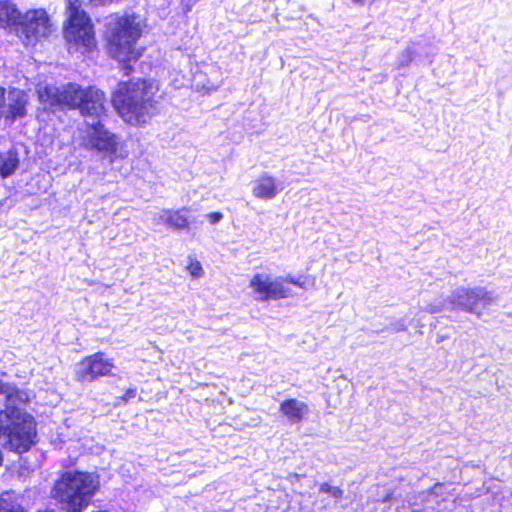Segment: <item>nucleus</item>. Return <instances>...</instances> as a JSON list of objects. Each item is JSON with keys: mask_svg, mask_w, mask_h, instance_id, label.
Masks as SVG:
<instances>
[{"mask_svg": "<svg viewBox=\"0 0 512 512\" xmlns=\"http://www.w3.org/2000/svg\"><path fill=\"white\" fill-rule=\"evenodd\" d=\"M39 101L44 108L79 109L84 117L85 129L82 136V146L95 151L104 157L116 154L119 139L104 126L106 109L104 93L96 87L82 88L76 83H67L61 87L39 86L37 88Z\"/></svg>", "mask_w": 512, "mask_h": 512, "instance_id": "obj_1", "label": "nucleus"}, {"mask_svg": "<svg viewBox=\"0 0 512 512\" xmlns=\"http://www.w3.org/2000/svg\"><path fill=\"white\" fill-rule=\"evenodd\" d=\"M5 408L0 411V444L3 448L22 454L36 443V423L24 411L30 393L19 388H7Z\"/></svg>", "mask_w": 512, "mask_h": 512, "instance_id": "obj_2", "label": "nucleus"}, {"mask_svg": "<svg viewBox=\"0 0 512 512\" xmlns=\"http://www.w3.org/2000/svg\"><path fill=\"white\" fill-rule=\"evenodd\" d=\"M156 90L147 80L122 82L113 94L112 103L125 122L139 125L156 112Z\"/></svg>", "mask_w": 512, "mask_h": 512, "instance_id": "obj_3", "label": "nucleus"}, {"mask_svg": "<svg viewBox=\"0 0 512 512\" xmlns=\"http://www.w3.org/2000/svg\"><path fill=\"white\" fill-rule=\"evenodd\" d=\"M98 475L81 471H67L56 481L53 498L69 512H81L99 489Z\"/></svg>", "mask_w": 512, "mask_h": 512, "instance_id": "obj_4", "label": "nucleus"}, {"mask_svg": "<svg viewBox=\"0 0 512 512\" xmlns=\"http://www.w3.org/2000/svg\"><path fill=\"white\" fill-rule=\"evenodd\" d=\"M494 301L493 293L484 287H475L473 289L460 287L449 297L446 308L452 310L459 309L479 316L482 310L492 305Z\"/></svg>", "mask_w": 512, "mask_h": 512, "instance_id": "obj_5", "label": "nucleus"}, {"mask_svg": "<svg viewBox=\"0 0 512 512\" xmlns=\"http://www.w3.org/2000/svg\"><path fill=\"white\" fill-rule=\"evenodd\" d=\"M139 36L141 34H110L107 39L109 55L123 64L125 74H129V64L136 62L142 54V48L137 46Z\"/></svg>", "mask_w": 512, "mask_h": 512, "instance_id": "obj_6", "label": "nucleus"}, {"mask_svg": "<svg viewBox=\"0 0 512 512\" xmlns=\"http://www.w3.org/2000/svg\"><path fill=\"white\" fill-rule=\"evenodd\" d=\"M255 298L260 301L278 300L292 296L291 289L284 285V277L272 278L268 274L257 273L250 280Z\"/></svg>", "mask_w": 512, "mask_h": 512, "instance_id": "obj_7", "label": "nucleus"}, {"mask_svg": "<svg viewBox=\"0 0 512 512\" xmlns=\"http://www.w3.org/2000/svg\"><path fill=\"white\" fill-rule=\"evenodd\" d=\"M114 364L101 352L85 357L75 367V377L80 382H92L111 373Z\"/></svg>", "mask_w": 512, "mask_h": 512, "instance_id": "obj_8", "label": "nucleus"}, {"mask_svg": "<svg viewBox=\"0 0 512 512\" xmlns=\"http://www.w3.org/2000/svg\"><path fill=\"white\" fill-rule=\"evenodd\" d=\"M419 498L424 510L444 512L454 508L455 494L450 485L437 483L431 489L421 492Z\"/></svg>", "mask_w": 512, "mask_h": 512, "instance_id": "obj_9", "label": "nucleus"}, {"mask_svg": "<svg viewBox=\"0 0 512 512\" xmlns=\"http://www.w3.org/2000/svg\"><path fill=\"white\" fill-rule=\"evenodd\" d=\"M68 17L62 32H94L87 12L80 7L79 0H67Z\"/></svg>", "mask_w": 512, "mask_h": 512, "instance_id": "obj_10", "label": "nucleus"}, {"mask_svg": "<svg viewBox=\"0 0 512 512\" xmlns=\"http://www.w3.org/2000/svg\"><path fill=\"white\" fill-rule=\"evenodd\" d=\"M143 18L136 13L111 14L104 19L105 32H143Z\"/></svg>", "mask_w": 512, "mask_h": 512, "instance_id": "obj_11", "label": "nucleus"}, {"mask_svg": "<svg viewBox=\"0 0 512 512\" xmlns=\"http://www.w3.org/2000/svg\"><path fill=\"white\" fill-rule=\"evenodd\" d=\"M18 27H21L22 32H47L51 27V20L46 10L31 9L24 14L20 12Z\"/></svg>", "mask_w": 512, "mask_h": 512, "instance_id": "obj_12", "label": "nucleus"}, {"mask_svg": "<svg viewBox=\"0 0 512 512\" xmlns=\"http://www.w3.org/2000/svg\"><path fill=\"white\" fill-rule=\"evenodd\" d=\"M284 187L278 180L268 173L262 174L253 182L252 194L262 200L275 198Z\"/></svg>", "mask_w": 512, "mask_h": 512, "instance_id": "obj_13", "label": "nucleus"}, {"mask_svg": "<svg viewBox=\"0 0 512 512\" xmlns=\"http://www.w3.org/2000/svg\"><path fill=\"white\" fill-rule=\"evenodd\" d=\"M280 412L287 418L290 424H297L309 414L308 405L296 398L284 400L280 404Z\"/></svg>", "mask_w": 512, "mask_h": 512, "instance_id": "obj_14", "label": "nucleus"}, {"mask_svg": "<svg viewBox=\"0 0 512 512\" xmlns=\"http://www.w3.org/2000/svg\"><path fill=\"white\" fill-rule=\"evenodd\" d=\"M95 34H65L68 51L79 52L82 55L89 53L96 47Z\"/></svg>", "mask_w": 512, "mask_h": 512, "instance_id": "obj_15", "label": "nucleus"}, {"mask_svg": "<svg viewBox=\"0 0 512 512\" xmlns=\"http://www.w3.org/2000/svg\"><path fill=\"white\" fill-rule=\"evenodd\" d=\"M8 108L6 118L14 121L26 115V106L28 103L27 95L18 89L9 92Z\"/></svg>", "mask_w": 512, "mask_h": 512, "instance_id": "obj_16", "label": "nucleus"}, {"mask_svg": "<svg viewBox=\"0 0 512 512\" xmlns=\"http://www.w3.org/2000/svg\"><path fill=\"white\" fill-rule=\"evenodd\" d=\"M20 11L8 0L0 1V29L18 27Z\"/></svg>", "mask_w": 512, "mask_h": 512, "instance_id": "obj_17", "label": "nucleus"}, {"mask_svg": "<svg viewBox=\"0 0 512 512\" xmlns=\"http://www.w3.org/2000/svg\"><path fill=\"white\" fill-rule=\"evenodd\" d=\"M19 155L16 150H9L0 154V176L7 178L14 174L19 167Z\"/></svg>", "mask_w": 512, "mask_h": 512, "instance_id": "obj_18", "label": "nucleus"}, {"mask_svg": "<svg viewBox=\"0 0 512 512\" xmlns=\"http://www.w3.org/2000/svg\"><path fill=\"white\" fill-rule=\"evenodd\" d=\"M186 212V209H168V227L175 230L186 228L188 226V217L186 215Z\"/></svg>", "mask_w": 512, "mask_h": 512, "instance_id": "obj_19", "label": "nucleus"}, {"mask_svg": "<svg viewBox=\"0 0 512 512\" xmlns=\"http://www.w3.org/2000/svg\"><path fill=\"white\" fill-rule=\"evenodd\" d=\"M320 492L328 493L335 499H340L343 496V491L339 487H333L327 483L321 484Z\"/></svg>", "mask_w": 512, "mask_h": 512, "instance_id": "obj_20", "label": "nucleus"}, {"mask_svg": "<svg viewBox=\"0 0 512 512\" xmlns=\"http://www.w3.org/2000/svg\"><path fill=\"white\" fill-rule=\"evenodd\" d=\"M168 209H162L153 216L154 225H166L168 227Z\"/></svg>", "mask_w": 512, "mask_h": 512, "instance_id": "obj_21", "label": "nucleus"}, {"mask_svg": "<svg viewBox=\"0 0 512 512\" xmlns=\"http://www.w3.org/2000/svg\"><path fill=\"white\" fill-rule=\"evenodd\" d=\"M187 269L190 272V274L195 278H199L203 274L202 266L198 261H191Z\"/></svg>", "mask_w": 512, "mask_h": 512, "instance_id": "obj_22", "label": "nucleus"}, {"mask_svg": "<svg viewBox=\"0 0 512 512\" xmlns=\"http://www.w3.org/2000/svg\"><path fill=\"white\" fill-rule=\"evenodd\" d=\"M414 51L411 48L405 50L399 57L398 65L400 67L407 66L413 60Z\"/></svg>", "mask_w": 512, "mask_h": 512, "instance_id": "obj_23", "label": "nucleus"}, {"mask_svg": "<svg viewBox=\"0 0 512 512\" xmlns=\"http://www.w3.org/2000/svg\"><path fill=\"white\" fill-rule=\"evenodd\" d=\"M285 283H291V284L296 285L303 289L307 288V281H306V279H303L302 277H298V278L293 277V276L284 277V284Z\"/></svg>", "mask_w": 512, "mask_h": 512, "instance_id": "obj_24", "label": "nucleus"}, {"mask_svg": "<svg viewBox=\"0 0 512 512\" xmlns=\"http://www.w3.org/2000/svg\"><path fill=\"white\" fill-rule=\"evenodd\" d=\"M207 218L211 224H216L222 220L223 215L220 212H212L207 214Z\"/></svg>", "mask_w": 512, "mask_h": 512, "instance_id": "obj_25", "label": "nucleus"}, {"mask_svg": "<svg viewBox=\"0 0 512 512\" xmlns=\"http://www.w3.org/2000/svg\"><path fill=\"white\" fill-rule=\"evenodd\" d=\"M200 0H181L184 12L192 10L193 6L196 5Z\"/></svg>", "mask_w": 512, "mask_h": 512, "instance_id": "obj_26", "label": "nucleus"}, {"mask_svg": "<svg viewBox=\"0 0 512 512\" xmlns=\"http://www.w3.org/2000/svg\"><path fill=\"white\" fill-rule=\"evenodd\" d=\"M407 329L406 323L404 319L398 320L396 323L393 324V330L394 331H405Z\"/></svg>", "mask_w": 512, "mask_h": 512, "instance_id": "obj_27", "label": "nucleus"}, {"mask_svg": "<svg viewBox=\"0 0 512 512\" xmlns=\"http://www.w3.org/2000/svg\"><path fill=\"white\" fill-rule=\"evenodd\" d=\"M7 388H16L15 386H11V385H8V384H4L2 383V381H0V402H4L5 403V390Z\"/></svg>", "mask_w": 512, "mask_h": 512, "instance_id": "obj_28", "label": "nucleus"}, {"mask_svg": "<svg viewBox=\"0 0 512 512\" xmlns=\"http://www.w3.org/2000/svg\"><path fill=\"white\" fill-rule=\"evenodd\" d=\"M136 396V390L135 389H128L124 395V400L128 401Z\"/></svg>", "mask_w": 512, "mask_h": 512, "instance_id": "obj_29", "label": "nucleus"}, {"mask_svg": "<svg viewBox=\"0 0 512 512\" xmlns=\"http://www.w3.org/2000/svg\"><path fill=\"white\" fill-rule=\"evenodd\" d=\"M5 102V90L4 88L0 87V109L3 107Z\"/></svg>", "mask_w": 512, "mask_h": 512, "instance_id": "obj_30", "label": "nucleus"}, {"mask_svg": "<svg viewBox=\"0 0 512 512\" xmlns=\"http://www.w3.org/2000/svg\"><path fill=\"white\" fill-rule=\"evenodd\" d=\"M355 4L359 5H365V4H371L374 2V0H352Z\"/></svg>", "mask_w": 512, "mask_h": 512, "instance_id": "obj_31", "label": "nucleus"}, {"mask_svg": "<svg viewBox=\"0 0 512 512\" xmlns=\"http://www.w3.org/2000/svg\"><path fill=\"white\" fill-rule=\"evenodd\" d=\"M428 311H429L430 313H436V312H438V311H439V309H438V308H436V307H434V306H431V307L428 309Z\"/></svg>", "mask_w": 512, "mask_h": 512, "instance_id": "obj_32", "label": "nucleus"}, {"mask_svg": "<svg viewBox=\"0 0 512 512\" xmlns=\"http://www.w3.org/2000/svg\"><path fill=\"white\" fill-rule=\"evenodd\" d=\"M411 512H424V511H421V510H418V509H413Z\"/></svg>", "mask_w": 512, "mask_h": 512, "instance_id": "obj_33", "label": "nucleus"}, {"mask_svg": "<svg viewBox=\"0 0 512 512\" xmlns=\"http://www.w3.org/2000/svg\"><path fill=\"white\" fill-rule=\"evenodd\" d=\"M511 317H512V314H511Z\"/></svg>", "mask_w": 512, "mask_h": 512, "instance_id": "obj_34", "label": "nucleus"}, {"mask_svg": "<svg viewBox=\"0 0 512 512\" xmlns=\"http://www.w3.org/2000/svg\"><path fill=\"white\" fill-rule=\"evenodd\" d=\"M511 317H512V314H511Z\"/></svg>", "mask_w": 512, "mask_h": 512, "instance_id": "obj_35", "label": "nucleus"}]
</instances>
